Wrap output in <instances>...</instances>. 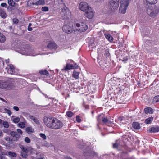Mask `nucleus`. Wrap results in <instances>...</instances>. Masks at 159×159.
<instances>
[{
	"mask_svg": "<svg viewBox=\"0 0 159 159\" xmlns=\"http://www.w3.org/2000/svg\"><path fill=\"white\" fill-rule=\"evenodd\" d=\"M43 121L46 126L52 129H58L63 126L62 121L57 118L45 116Z\"/></svg>",
	"mask_w": 159,
	"mask_h": 159,
	"instance_id": "1",
	"label": "nucleus"
},
{
	"mask_svg": "<svg viewBox=\"0 0 159 159\" xmlns=\"http://www.w3.org/2000/svg\"><path fill=\"white\" fill-rule=\"evenodd\" d=\"M79 8L85 13V16L89 19L92 18L94 16L93 9L85 2H82L79 5Z\"/></svg>",
	"mask_w": 159,
	"mask_h": 159,
	"instance_id": "2",
	"label": "nucleus"
},
{
	"mask_svg": "<svg viewBox=\"0 0 159 159\" xmlns=\"http://www.w3.org/2000/svg\"><path fill=\"white\" fill-rule=\"evenodd\" d=\"M147 10V13L150 17H154L157 16L159 12V6H154L150 7Z\"/></svg>",
	"mask_w": 159,
	"mask_h": 159,
	"instance_id": "3",
	"label": "nucleus"
},
{
	"mask_svg": "<svg viewBox=\"0 0 159 159\" xmlns=\"http://www.w3.org/2000/svg\"><path fill=\"white\" fill-rule=\"evenodd\" d=\"M12 84L8 81L0 80V89L9 90L12 88Z\"/></svg>",
	"mask_w": 159,
	"mask_h": 159,
	"instance_id": "4",
	"label": "nucleus"
},
{
	"mask_svg": "<svg viewBox=\"0 0 159 159\" xmlns=\"http://www.w3.org/2000/svg\"><path fill=\"white\" fill-rule=\"evenodd\" d=\"M61 14L62 19L65 20L69 18L70 16L71 13L67 8H64L62 9Z\"/></svg>",
	"mask_w": 159,
	"mask_h": 159,
	"instance_id": "5",
	"label": "nucleus"
},
{
	"mask_svg": "<svg viewBox=\"0 0 159 159\" xmlns=\"http://www.w3.org/2000/svg\"><path fill=\"white\" fill-rule=\"evenodd\" d=\"M119 4L118 2L116 3L110 1L108 4V8L109 10L111 11H116L119 7Z\"/></svg>",
	"mask_w": 159,
	"mask_h": 159,
	"instance_id": "6",
	"label": "nucleus"
},
{
	"mask_svg": "<svg viewBox=\"0 0 159 159\" xmlns=\"http://www.w3.org/2000/svg\"><path fill=\"white\" fill-rule=\"evenodd\" d=\"M76 26L79 28L77 30L81 32L85 31L88 28V26L86 24L83 23H81V24L76 23Z\"/></svg>",
	"mask_w": 159,
	"mask_h": 159,
	"instance_id": "7",
	"label": "nucleus"
},
{
	"mask_svg": "<svg viewBox=\"0 0 159 159\" xmlns=\"http://www.w3.org/2000/svg\"><path fill=\"white\" fill-rule=\"evenodd\" d=\"M6 69L8 73L11 74L16 75L15 71V68L11 64L8 65L6 67Z\"/></svg>",
	"mask_w": 159,
	"mask_h": 159,
	"instance_id": "8",
	"label": "nucleus"
},
{
	"mask_svg": "<svg viewBox=\"0 0 159 159\" xmlns=\"http://www.w3.org/2000/svg\"><path fill=\"white\" fill-rule=\"evenodd\" d=\"M128 6V5L120 3L119 8V12L122 14L125 13Z\"/></svg>",
	"mask_w": 159,
	"mask_h": 159,
	"instance_id": "9",
	"label": "nucleus"
},
{
	"mask_svg": "<svg viewBox=\"0 0 159 159\" xmlns=\"http://www.w3.org/2000/svg\"><path fill=\"white\" fill-rule=\"evenodd\" d=\"M63 31L67 33H71L73 31L72 27L66 25H64L62 27Z\"/></svg>",
	"mask_w": 159,
	"mask_h": 159,
	"instance_id": "10",
	"label": "nucleus"
},
{
	"mask_svg": "<svg viewBox=\"0 0 159 159\" xmlns=\"http://www.w3.org/2000/svg\"><path fill=\"white\" fill-rule=\"evenodd\" d=\"M143 2L144 4L147 7L151 5L156 4L157 1L156 0H143Z\"/></svg>",
	"mask_w": 159,
	"mask_h": 159,
	"instance_id": "11",
	"label": "nucleus"
},
{
	"mask_svg": "<svg viewBox=\"0 0 159 159\" xmlns=\"http://www.w3.org/2000/svg\"><path fill=\"white\" fill-rule=\"evenodd\" d=\"M123 142L122 140L119 139L117 140L115 143L113 144V147L114 148H117L120 146L123 145Z\"/></svg>",
	"mask_w": 159,
	"mask_h": 159,
	"instance_id": "12",
	"label": "nucleus"
},
{
	"mask_svg": "<svg viewBox=\"0 0 159 159\" xmlns=\"http://www.w3.org/2000/svg\"><path fill=\"white\" fill-rule=\"evenodd\" d=\"M148 131L151 133L157 132L159 131V127L157 126L152 127L149 129Z\"/></svg>",
	"mask_w": 159,
	"mask_h": 159,
	"instance_id": "13",
	"label": "nucleus"
},
{
	"mask_svg": "<svg viewBox=\"0 0 159 159\" xmlns=\"http://www.w3.org/2000/svg\"><path fill=\"white\" fill-rule=\"evenodd\" d=\"M17 133L13 131H11L10 133V134L11 136L13 137H16V139L15 140H17L19 138L20 136V135H19L17 134Z\"/></svg>",
	"mask_w": 159,
	"mask_h": 159,
	"instance_id": "14",
	"label": "nucleus"
},
{
	"mask_svg": "<svg viewBox=\"0 0 159 159\" xmlns=\"http://www.w3.org/2000/svg\"><path fill=\"white\" fill-rule=\"evenodd\" d=\"M144 111L146 114L152 113L153 112V109L151 107H148L144 109Z\"/></svg>",
	"mask_w": 159,
	"mask_h": 159,
	"instance_id": "15",
	"label": "nucleus"
},
{
	"mask_svg": "<svg viewBox=\"0 0 159 159\" xmlns=\"http://www.w3.org/2000/svg\"><path fill=\"white\" fill-rule=\"evenodd\" d=\"M33 5L35 4L37 5H43L45 4L44 0H39L35 3H33Z\"/></svg>",
	"mask_w": 159,
	"mask_h": 159,
	"instance_id": "16",
	"label": "nucleus"
},
{
	"mask_svg": "<svg viewBox=\"0 0 159 159\" xmlns=\"http://www.w3.org/2000/svg\"><path fill=\"white\" fill-rule=\"evenodd\" d=\"M106 38L109 41L111 42L113 39V37L109 34L106 33L104 34Z\"/></svg>",
	"mask_w": 159,
	"mask_h": 159,
	"instance_id": "17",
	"label": "nucleus"
},
{
	"mask_svg": "<svg viewBox=\"0 0 159 159\" xmlns=\"http://www.w3.org/2000/svg\"><path fill=\"white\" fill-rule=\"evenodd\" d=\"M133 127L134 129H139L140 128V126L139 124L136 122H134L133 123Z\"/></svg>",
	"mask_w": 159,
	"mask_h": 159,
	"instance_id": "18",
	"label": "nucleus"
},
{
	"mask_svg": "<svg viewBox=\"0 0 159 159\" xmlns=\"http://www.w3.org/2000/svg\"><path fill=\"white\" fill-rule=\"evenodd\" d=\"M25 131L28 134H30L34 132V129L32 127L28 126L26 128Z\"/></svg>",
	"mask_w": 159,
	"mask_h": 159,
	"instance_id": "19",
	"label": "nucleus"
},
{
	"mask_svg": "<svg viewBox=\"0 0 159 159\" xmlns=\"http://www.w3.org/2000/svg\"><path fill=\"white\" fill-rule=\"evenodd\" d=\"M0 16L2 18H6L7 16L5 11L1 9H0Z\"/></svg>",
	"mask_w": 159,
	"mask_h": 159,
	"instance_id": "20",
	"label": "nucleus"
},
{
	"mask_svg": "<svg viewBox=\"0 0 159 159\" xmlns=\"http://www.w3.org/2000/svg\"><path fill=\"white\" fill-rule=\"evenodd\" d=\"M55 44L53 42L49 43L47 45V47L50 49L55 48H56Z\"/></svg>",
	"mask_w": 159,
	"mask_h": 159,
	"instance_id": "21",
	"label": "nucleus"
},
{
	"mask_svg": "<svg viewBox=\"0 0 159 159\" xmlns=\"http://www.w3.org/2000/svg\"><path fill=\"white\" fill-rule=\"evenodd\" d=\"M101 48H98V53L99 54V53H103V54L105 55V54H107V55H109V53H108V52L107 51H106L104 49H102V52H101Z\"/></svg>",
	"mask_w": 159,
	"mask_h": 159,
	"instance_id": "22",
	"label": "nucleus"
},
{
	"mask_svg": "<svg viewBox=\"0 0 159 159\" xmlns=\"http://www.w3.org/2000/svg\"><path fill=\"white\" fill-rule=\"evenodd\" d=\"M6 40L5 36L2 34L0 33V43H4Z\"/></svg>",
	"mask_w": 159,
	"mask_h": 159,
	"instance_id": "23",
	"label": "nucleus"
},
{
	"mask_svg": "<svg viewBox=\"0 0 159 159\" xmlns=\"http://www.w3.org/2000/svg\"><path fill=\"white\" fill-rule=\"evenodd\" d=\"M97 61L100 66L102 68H104L105 67H106L105 65L104 62L103 61L98 59Z\"/></svg>",
	"mask_w": 159,
	"mask_h": 159,
	"instance_id": "24",
	"label": "nucleus"
},
{
	"mask_svg": "<svg viewBox=\"0 0 159 159\" xmlns=\"http://www.w3.org/2000/svg\"><path fill=\"white\" fill-rule=\"evenodd\" d=\"M153 118L152 117H150L147 119L145 121V123L146 124H150L152 122Z\"/></svg>",
	"mask_w": 159,
	"mask_h": 159,
	"instance_id": "25",
	"label": "nucleus"
},
{
	"mask_svg": "<svg viewBox=\"0 0 159 159\" xmlns=\"http://www.w3.org/2000/svg\"><path fill=\"white\" fill-rule=\"evenodd\" d=\"M39 73L41 75H45L47 76L49 74V72L46 70L40 71Z\"/></svg>",
	"mask_w": 159,
	"mask_h": 159,
	"instance_id": "26",
	"label": "nucleus"
},
{
	"mask_svg": "<svg viewBox=\"0 0 159 159\" xmlns=\"http://www.w3.org/2000/svg\"><path fill=\"white\" fill-rule=\"evenodd\" d=\"M79 73L76 71H74L72 74L73 77L75 79H78L79 78Z\"/></svg>",
	"mask_w": 159,
	"mask_h": 159,
	"instance_id": "27",
	"label": "nucleus"
},
{
	"mask_svg": "<svg viewBox=\"0 0 159 159\" xmlns=\"http://www.w3.org/2000/svg\"><path fill=\"white\" fill-rule=\"evenodd\" d=\"M70 69H73V65L70 64H67L66 65V66L65 68V70H70Z\"/></svg>",
	"mask_w": 159,
	"mask_h": 159,
	"instance_id": "28",
	"label": "nucleus"
},
{
	"mask_svg": "<svg viewBox=\"0 0 159 159\" xmlns=\"http://www.w3.org/2000/svg\"><path fill=\"white\" fill-rule=\"evenodd\" d=\"M7 155H8L10 157H15L16 156V153L14 152L9 151L6 154Z\"/></svg>",
	"mask_w": 159,
	"mask_h": 159,
	"instance_id": "29",
	"label": "nucleus"
},
{
	"mask_svg": "<svg viewBox=\"0 0 159 159\" xmlns=\"http://www.w3.org/2000/svg\"><path fill=\"white\" fill-rule=\"evenodd\" d=\"M104 116V115L102 114L99 115L97 117V120L99 122H101V121H102V120L103 119Z\"/></svg>",
	"mask_w": 159,
	"mask_h": 159,
	"instance_id": "30",
	"label": "nucleus"
},
{
	"mask_svg": "<svg viewBox=\"0 0 159 159\" xmlns=\"http://www.w3.org/2000/svg\"><path fill=\"white\" fill-rule=\"evenodd\" d=\"M121 60L124 63H126L128 61V57L127 56H125L124 55L121 56Z\"/></svg>",
	"mask_w": 159,
	"mask_h": 159,
	"instance_id": "31",
	"label": "nucleus"
},
{
	"mask_svg": "<svg viewBox=\"0 0 159 159\" xmlns=\"http://www.w3.org/2000/svg\"><path fill=\"white\" fill-rule=\"evenodd\" d=\"M153 102L154 103L159 102V95L157 96L154 97L153 99Z\"/></svg>",
	"mask_w": 159,
	"mask_h": 159,
	"instance_id": "32",
	"label": "nucleus"
},
{
	"mask_svg": "<svg viewBox=\"0 0 159 159\" xmlns=\"http://www.w3.org/2000/svg\"><path fill=\"white\" fill-rule=\"evenodd\" d=\"M4 112L7 113L9 116H11L12 114V112L9 109L4 108Z\"/></svg>",
	"mask_w": 159,
	"mask_h": 159,
	"instance_id": "33",
	"label": "nucleus"
},
{
	"mask_svg": "<svg viewBox=\"0 0 159 159\" xmlns=\"http://www.w3.org/2000/svg\"><path fill=\"white\" fill-rule=\"evenodd\" d=\"M130 0H121L120 3L129 5Z\"/></svg>",
	"mask_w": 159,
	"mask_h": 159,
	"instance_id": "34",
	"label": "nucleus"
},
{
	"mask_svg": "<svg viewBox=\"0 0 159 159\" xmlns=\"http://www.w3.org/2000/svg\"><path fill=\"white\" fill-rule=\"evenodd\" d=\"M8 3L10 5H11V6H15V2L13 0H8Z\"/></svg>",
	"mask_w": 159,
	"mask_h": 159,
	"instance_id": "35",
	"label": "nucleus"
},
{
	"mask_svg": "<svg viewBox=\"0 0 159 159\" xmlns=\"http://www.w3.org/2000/svg\"><path fill=\"white\" fill-rule=\"evenodd\" d=\"M18 126L21 128H24L25 126V124L23 122H20L18 124Z\"/></svg>",
	"mask_w": 159,
	"mask_h": 159,
	"instance_id": "36",
	"label": "nucleus"
},
{
	"mask_svg": "<svg viewBox=\"0 0 159 159\" xmlns=\"http://www.w3.org/2000/svg\"><path fill=\"white\" fill-rule=\"evenodd\" d=\"M96 155V154L93 151L89 152L87 154V156L89 155L91 157H93Z\"/></svg>",
	"mask_w": 159,
	"mask_h": 159,
	"instance_id": "37",
	"label": "nucleus"
},
{
	"mask_svg": "<svg viewBox=\"0 0 159 159\" xmlns=\"http://www.w3.org/2000/svg\"><path fill=\"white\" fill-rule=\"evenodd\" d=\"M20 120V118L18 117H16L13 118V121L15 123H18Z\"/></svg>",
	"mask_w": 159,
	"mask_h": 159,
	"instance_id": "38",
	"label": "nucleus"
},
{
	"mask_svg": "<svg viewBox=\"0 0 159 159\" xmlns=\"http://www.w3.org/2000/svg\"><path fill=\"white\" fill-rule=\"evenodd\" d=\"M20 148L22 151V152H28V150L27 148L24 147L22 145H21L20 146Z\"/></svg>",
	"mask_w": 159,
	"mask_h": 159,
	"instance_id": "39",
	"label": "nucleus"
},
{
	"mask_svg": "<svg viewBox=\"0 0 159 159\" xmlns=\"http://www.w3.org/2000/svg\"><path fill=\"white\" fill-rule=\"evenodd\" d=\"M102 122L106 124L109 123V121L108 119L106 117L105 118L104 116L102 120Z\"/></svg>",
	"mask_w": 159,
	"mask_h": 159,
	"instance_id": "40",
	"label": "nucleus"
},
{
	"mask_svg": "<svg viewBox=\"0 0 159 159\" xmlns=\"http://www.w3.org/2000/svg\"><path fill=\"white\" fill-rule=\"evenodd\" d=\"M73 115V113L71 111H68L66 112V115L69 117H72Z\"/></svg>",
	"mask_w": 159,
	"mask_h": 159,
	"instance_id": "41",
	"label": "nucleus"
},
{
	"mask_svg": "<svg viewBox=\"0 0 159 159\" xmlns=\"http://www.w3.org/2000/svg\"><path fill=\"white\" fill-rule=\"evenodd\" d=\"M3 125L5 128H8L9 126L8 123L7 121H3Z\"/></svg>",
	"mask_w": 159,
	"mask_h": 159,
	"instance_id": "42",
	"label": "nucleus"
},
{
	"mask_svg": "<svg viewBox=\"0 0 159 159\" xmlns=\"http://www.w3.org/2000/svg\"><path fill=\"white\" fill-rule=\"evenodd\" d=\"M28 152H22L21 156L23 158H26L27 156V153Z\"/></svg>",
	"mask_w": 159,
	"mask_h": 159,
	"instance_id": "43",
	"label": "nucleus"
},
{
	"mask_svg": "<svg viewBox=\"0 0 159 159\" xmlns=\"http://www.w3.org/2000/svg\"><path fill=\"white\" fill-rule=\"evenodd\" d=\"M40 136L44 140H46L47 139V137L43 133H41L39 134Z\"/></svg>",
	"mask_w": 159,
	"mask_h": 159,
	"instance_id": "44",
	"label": "nucleus"
},
{
	"mask_svg": "<svg viewBox=\"0 0 159 159\" xmlns=\"http://www.w3.org/2000/svg\"><path fill=\"white\" fill-rule=\"evenodd\" d=\"M33 120L37 124L39 125L40 124V122L39 120L36 118L34 117Z\"/></svg>",
	"mask_w": 159,
	"mask_h": 159,
	"instance_id": "45",
	"label": "nucleus"
},
{
	"mask_svg": "<svg viewBox=\"0 0 159 159\" xmlns=\"http://www.w3.org/2000/svg\"><path fill=\"white\" fill-rule=\"evenodd\" d=\"M22 54L25 55H28L30 56H34V55L31 52H23L22 53Z\"/></svg>",
	"mask_w": 159,
	"mask_h": 159,
	"instance_id": "46",
	"label": "nucleus"
},
{
	"mask_svg": "<svg viewBox=\"0 0 159 159\" xmlns=\"http://www.w3.org/2000/svg\"><path fill=\"white\" fill-rule=\"evenodd\" d=\"M42 10L43 11H48V8L47 7H44L42 8Z\"/></svg>",
	"mask_w": 159,
	"mask_h": 159,
	"instance_id": "47",
	"label": "nucleus"
},
{
	"mask_svg": "<svg viewBox=\"0 0 159 159\" xmlns=\"http://www.w3.org/2000/svg\"><path fill=\"white\" fill-rule=\"evenodd\" d=\"M25 141L27 143H30V140L28 137H26L25 139Z\"/></svg>",
	"mask_w": 159,
	"mask_h": 159,
	"instance_id": "48",
	"label": "nucleus"
},
{
	"mask_svg": "<svg viewBox=\"0 0 159 159\" xmlns=\"http://www.w3.org/2000/svg\"><path fill=\"white\" fill-rule=\"evenodd\" d=\"M4 139L7 141H12V139H10L9 137H6L4 138Z\"/></svg>",
	"mask_w": 159,
	"mask_h": 159,
	"instance_id": "49",
	"label": "nucleus"
},
{
	"mask_svg": "<svg viewBox=\"0 0 159 159\" xmlns=\"http://www.w3.org/2000/svg\"><path fill=\"white\" fill-rule=\"evenodd\" d=\"M76 121L78 122H80L81 121L80 117L79 116H77L76 117Z\"/></svg>",
	"mask_w": 159,
	"mask_h": 159,
	"instance_id": "50",
	"label": "nucleus"
},
{
	"mask_svg": "<svg viewBox=\"0 0 159 159\" xmlns=\"http://www.w3.org/2000/svg\"><path fill=\"white\" fill-rule=\"evenodd\" d=\"M17 133L20 135H21L23 133L22 130L20 129H17Z\"/></svg>",
	"mask_w": 159,
	"mask_h": 159,
	"instance_id": "51",
	"label": "nucleus"
},
{
	"mask_svg": "<svg viewBox=\"0 0 159 159\" xmlns=\"http://www.w3.org/2000/svg\"><path fill=\"white\" fill-rule=\"evenodd\" d=\"M1 6L2 7H6L7 6V5L6 3H2L1 4Z\"/></svg>",
	"mask_w": 159,
	"mask_h": 159,
	"instance_id": "52",
	"label": "nucleus"
},
{
	"mask_svg": "<svg viewBox=\"0 0 159 159\" xmlns=\"http://www.w3.org/2000/svg\"><path fill=\"white\" fill-rule=\"evenodd\" d=\"M13 109L15 110L16 111H18L19 110V108L18 107H17V106H14L13 107Z\"/></svg>",
	"mask_w": 159,
	"mask_h": 159,
	"instance_id": "53",
	"label": "nucleus"
},
{
	"mask_svg": "<svg viewBox=\"0 0 159 159\" xmlns=\"http://www.w3.org/2000/svg\"><path fill=\"white\" fill-rule=\"evenodd\" d=\"M27 115H29V117L30 119H31V120H33V119H34V116H32V115H30V114H27Z\"/></svg>",
	"mask_w": 159,
	"mask_h": 159,
	"instance_id": "54",
	"label": "nucleus"
},
{
	"mask_svg": "<svg viewBox=\"0 0 159 159\" xmlns=\"http://www.w3.org/2000/svg\"><path fill=\"white\" fill-rule=\"evenodd\" d=\"M78 67V65L76 64H75L74 65H73V69H77Z\"/></svg>",
	"mask_w": 159,
	"mask_h": 159,
	"instance_id": "55",
	"label": "nucleus"
},
{
	"mask_svg": "<svg viewBox=\"0 0 159 159\" xmlns=\"http://www.w3.org/2000/svg\"><path fill=\"white\" fill-rule=\"evenodd\" d=\"M123 120V117H119L118 119V121H120V122L122 121Z\"/></svg>",
	"mask_w": 159,
	"mask_h": 159,
	"instance_id": "56",
	"label": "nucleus"
},
{
	"mask_svg": "<svg viewBox=\"0 0 159 159\" xmlns=\"http://www.w3.org/2000/svg\"><path fill=\"white\" fill-rule=\"evenodd\" d=\"M112 1L113 2H116V3L118 2V4L119 3V0H112Z\"/></svg>",
	"mask_w": 159,
	"mask_h": 159,
	"instance_id": "57",
	"label": "nucleus"
},
{
	"mask_svg": "<svg viewBox=\"0 0 159 159\" xmlns=\"http://www.w3.org/2000/svg\"><path fill=\"white\" fill-rule=\"evenodd\" d=\"M13 22L16 23H17L18 22V20L17 19H14L13 20Z\"/></svg>",
	"mask_w": 159,
	"mask_h": 159,
	"instance_id": "58",
	"label": "nucleus"
},
{
	"mask_svg": "<svg viewBox=\"0 0 159 159\" xmlns=\"http://www.w3.org/2000/svg\"><path fill=\"white\" fill-rule=\"evenodd\" d=\"M28 30L29 31H31L32 30V29L30 27H28Z\"/></svg>",
	"mask_w": 159,
	"mask_h": 159,
	"instance_id": "59",
	"label": "nucleus"
},
{
	"mask_svg": "<svg viewBox=\"0 0 159 159\" xmlns=\"http://www.w3.org/2000/svg\"><path fill=\"white\" fill-rule=\"evenodd\" d=\"M3 65V63L2 61H0V67Z\"/></svg>",
	"mask_w": 159,
	"mask_h": 159,
	"instance_id": "60",
	"label": "nucleus"
},
{
	"mask_svg": "<svg viewBox=\"0 0 159 159\" xmlns=\"http://www.w3.org/2000/svg\"><path fill=\"white\" fill-rule=\"evenodd\" d=\"M27 114H29L28 113H23V115L27 117H29V115H27Z\"/></svg>",
	"mask_w": 159,
	"mask_h": 159,
	"instance_id": "61",
	"label": "nucleus"
},
{
	"mask_svg": "<svg viewBox=\"0 0 159 159\" xmlns=\"http://www.w3.org/2000/svg\"><path fill=\"white\" fill-rule=\"evenodd\" d=\"M27 114H29L28 113H23V115L27 117H29V115H27Z\"/></svg>",
	"mask_w": 159,
	"mask_h": 159,
	"instance_id": "62",
	"label": "nucleus"
},
{
	"mask_svg": "<svg viewBox=\"0 0 159 159\" xmlns=\"http://www.w3.org/2000/svg\"><path fill=\"white\" fill-rule=\"evenodd\" d=\"M3 135V134L2 132L0 130V137H2Z\"/></svg>",
	"mask_w": 159,
	"mask_h": 159,
	"instance_id": "63",
	"label": "nucleus"
},
{
	"mask_svg": "<svg viewBox=\"0 0 159 159\" xmlns=\"http://www.w3.org/2000/svg\"><path fill=\"white\" fill-rule=\"evenodd\" d=\"M65 159H72L70 157H66Z\"/></svg>",
	"mask_w": 159,
	"mask_h": 159,
	"instance_id": "64",
	"label": "nucleus"
}]
</instances>
